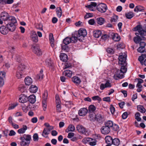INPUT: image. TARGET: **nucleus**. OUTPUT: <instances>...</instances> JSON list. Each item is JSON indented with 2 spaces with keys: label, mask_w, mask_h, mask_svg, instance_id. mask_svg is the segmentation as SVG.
I'll list each match as a JSON object with an SVG mask.
<instances>
[{
  "label": "nucleus",
  "mask_w": 146,
  "mask_h": 146,
  "mask_svg": "<svg viewBox=\"0 0 146 146\" xmlns=\"http://www.w3.org/2000/svg\"><path fill=\"white\" fill-rule=\"evenodd\" d=\"M21 140L20 144L21 146H29L31 140V136L29 134H24L19 137Z\"/></svg>",
  "instance_id": "f257e3e1"
},
{
  "label": "nucleus",
  "mask_w": 146,
  "mask_h": 146,
  "mask_svg": "<svg viewBox=\"0 0 146 146\" xmlns=\"http://www.w3.org/2000/svg\"><path fill=\"white\" fill-rule=\"evenodd\" d=\"M0 17L4 21L8 20H12L14 22H16L15 18L13 17L9 16L8 13L5 11L2 12L0 14Z\"/></svg>",
  "instance_id": "f03ea898"
},
{
  "label": "nucleus",
  "mask_w": 146,
  "mask_h": 146,
  "mask_svg": "<svg viewBox=\"0 0 146 146\" xmlns=\"http://www.w3.org/2000/svg\"><path fill=\"white\" fill-rule=\"evenodd\" d=\"M134 31H137L138 32V33H135V34L137 36H139V35L142 37H143V36L146 35V31L143 29L141 25H139L135 27Z\"/></svg>",
  "instance_id": "7ed1b4c3"
},
{
  "label": "nucleus",
  "mask_w": 146,
  "mask_h": 146,
  "mask_svg": "<svg viewBox=\"0 0 146 146\" xmlns=\"http://www.w3.org/2000/svg\"><path fill=\"white\" fill-rule=\"evenodd\" d=\"M127 55L125 53H121L118 57L119 64L121 65H126Z\"/></svg>",
  "instance_id": "20e7f679"
},
{
  "label": "nucleus",
  "mask_w": 146,
  "mask_h": 146,
  "mask_svg": "<svg viewBox=\"0 0 146 146\" xmlns=\"http://www.w3.org/2000/svg\"><path fill=\"white\" fill-rule=\"evenodd\" d=\"M77 41V38L75 36H73L71 37H67L63 40L64 43L67 45L71 42H76Z\"/></svg>",
  "instance_id": "39448f33"
},
{
  "label": "nucleus",
  "mask_w": 146,
  "mask_h": 146,
  "mask_svg": "<svg viewBox=\"0 0 146 146\" xmlns=\"http://www.w3.org/2000/svg\"><path fill=\"white\" fill-rule=\"evenodd\" d=\"M97 10L101 13H104L106 12L107 9L106 5L104 3H101L99 4L97 6Z\"/></svg>",
  "instance_id": "423d86ee"
},
{
  "label": "nucleus",
  "mask_w": 146,
  "mask_h": 146,
  "mask_svg": "<svg viewBox=\"0 0 146 146\" xmlns=\"http://www.w3.org/2000/svg\"><path fill=\"white\" fill-rule=\"evenodd\" d=\"M76 36H75L77 38V40L80 37H84L87 35V32L86 30L82 28L80 29L78 31V33L76 34Z\"/></svg>",
  "instance_id": "0eeeda50"
},
{
  "label": "nucleus",
  "mask_w": 146,
  "mask_h": 146,
  "mask_svg": "<svg viewBox=\"0 0 146 146\" xmlns=\"http://www.w3.org/2000/svg\"><path fill=\"white\" fill-rule=\"evenodd\" d=\"M112 86L111 83L109 80H107L105 84L102 83L100 85V89L103 90L106 88H110Z\"/></svg>",
  "instance_id": "6e6552de"
},
{
  "label": "nucleus",
  "mask_w": 146,
  "mask_h": 146,
  "mask_svg": "<svg viewBox=\"0 0 146 146\" xmlns=\"http://www.w3.org/2000/svg\"><path fill=\"white\" fill-rule=\"evenodd\" d=\"M11 21V23H8L7 25V26L8 29L10 31L13 32L15 30L16 27L15 24L17 23V20L16 19V22H14L12 20H10Z\"/></svg>",
  "instance_id": "1a4fd4ad"
},
{
  "label": "nucleus",
  "mask_w": 146,
  "mask_h": 146,
  "mask_svg": "<svg viewBox=\"0 0 146 146\" xmlns=\"http://www.w3.org/2000/svg\"><path fill=\"white\" fill-rule=\"evenodd\" d=\"M21 66H22L21 65L19 66V70H17L16 74V76L18 79H20L24 77L25 75L23 71H21Z\"/></svg>",
  "instance_id": "9d476101"
},
{
  "label": "nucleus",
  "mask_w": 146,
  "mask_h": 146,
  "mask_svg": "<svg viewBox=\"0 0 146 146\" xmlns=\"http://www.w3.org/2000/svg\"><path fill=\"white\" fill-rule=\"evenodd\" d=\"M76 129L80 133L84 134L87 132L86 128L82 125H77L76 127Z\"/></svg>",
  "instance_id": "9b49d317"
},
{
  "label": "nucleus",
  "mask_w": 146,
  "mask_h": 146,
  "mask_svg": "<svg viewBox=\"0 0 146 146\" xmlns=\"http://www.w3.org/2000/svg\"><path fill=\"white\" fill-rule=\"evenodd\" d=\"M101 131L102 134L107 135L110 132V128L104 125L102 127Z\"/></svg>",
  "instance_id": "f8f14e48"
},
{
  "label": "nucleus",
  "mask_w": 146,
  "mask_h": 146,
  "mask_svg": "<svg viewBox=\"0 0 146 146\" xmlns=\"http://www.w3.org/2000/svg\"><path fill=\"white\" fill-rule=\"evenodd\" d=\"M31 49L33 52L37 55L40 56L42 54L41 51L40 49L36 46H33Z\"/></svg>",
  "instance_id": "ddd939ff"
},
{
  "label": "nucleus",
  "mask_w": 146,
  "mask_h": 146,
  "mask_svg": "<svg viewBox=\"0 0 146 146\" xmlns=\"http://www.w3.org/2000/svg\"><path fill=\"white\" fill-rule=\"evenodd\" d=\"M5 73L4 72H0V86H2L4 85V81L3 78L5 77Z\"/></svg>",
  "instance_id": "4468645a"
},
{
  "label": "nucleus",
  "mask_w": 146,
  "mask_h": 146,
  "mask_svg": "<svg viewBox=\"0 0 146 146\" xmlns=\"http://www.w3.org/2000/svg\"><path fill=\"white\" fill-rule=\"evenodd\" d=\"M28 99V97L24 94H21L19 96V102L22 103L26 102Z\"/></svg>",
  "instance_id": "2eb2a0df"
},
{
  "label": "nucleus",
  "mask_w": 146,
  "mask_h": 146,
  "mask_svg": "<svg viewBox=\"0 0 146 146\" xmlns=\"http://www.w3.org/2000/svg\"><path fill=\"white\" fill-rule=\"evenodd\" d=\"M27 128V127L26 125H23L22 127L18 130L17 132L20 134H23L25 132Z\"/></svg>",
  "instance_id": "dca6fc26"
},
{
  "label": "nucleus",
  "mask_w": 146,
  "mask_h": 146,
  "mask_svg": "<svg viewBox=\"0 0 146 146\" xmlns=\"http://www.w3.org/2000/svg\"><path fill=\"white\" fill-rule=\"evenodd\" d=\"M87 109L85 108H83L80 109L78 112V114L81 116H84L88 112Z\"/></svg>",
  "instance_id": "f3484780"
},
{
  "label": "nucleus",
  "mask_w": 146,
  "mask_h": 146,
  "mask_svg": "<svg viewBox=\"0 0 146 146\" xmlns=\"http://www.w3.org/2000/svg\"><path fill=\"white\" fill-rule=\"evenodd\" d=\"M97 6V4L96 3L91 2L90 5L86 6V7L88 8L90 10L94 11L95 8Z\"/></svg>",
  "instance_id": "a211bd4d"
},
{
  "label": "nucleus",
  "mask_w": 146,
  "mask_h": 146,
  "mask_svg": "<svg viewBox=\"0 0 146 146\" xmlns=\"http://www.w3.org/2000/svg\"><path fill=\"white\" fill-rule=\"evenodd\" d=\"M48 96V92L47 90H45L42 96L43 100L42 103V105H46V100Z\"/></svg>",
  "instance_id": "6ab92c4d"
},
{
  "label": "nucleus",
  "mask_w": 146,
  "mask_h": 146,
  "mask_svg": "<svg viewBox=\"0 0 146 146\" xmlns=\"http://www.w3.org/2000/svg\"><path fill=\"white\" fill-rule=\"evenodd\" d=\"M104 119V117L103 115L100 114H97L96 115V121L99 123H101Z\"/></svg>",
  "instance_id": "aec40b11"
},
{
  "label": "nucleus",
  "mask_w": 146,
  "mask_h": 146,
  "mask_svg": "<svg viewBox=\"0 0 146 146\" xmlns=\"http://www.w3.org/2000/svg\"><path fill=\"white\" fill-rule=\"evenodd\" d=\"M72 80L74 83L77 85L80 84L81 82L80 79L79 77L76 76L72 77Z\"/></svg>",
  "instance_id": "412c9836"
},
{
  "label": "nucleus",
  "mask_w": 146,
  "mask_h": 146,
  "mask_svg": "<svg viewBox=\"0 0 146 146\" xmlns=\"http://www.w3.org/2000/svg\"><path fill=\"white\" fill-rule=\"evenodd\" d=\"M7 28L4 26H2L0 27V32L3 35H6L8 33V30Z\"/></svg>",
  "instance_id": "4be33fe9"
},
{
  "label": "nucleus",
  "mask_w": 146,
  "mask_h": 146,
  "mask_svg": "<svg viewBox=\"0 0 146 146\" xmlns=\"http://www.w3.org/2000/svg\"><path fill=\"white\" fill-rule=\"evenodd\" d=\"M145 40V38L144 37H141L140 36H139L134 37V41L136 44L139 43L141 40Z\"/></svg>",
  "instance_id": "5701e85b"
},
{
  "label": "nucleus",
  "mask_w": 146,
  "mask_h": 146,
  "mask_svg": "<svg viewBox=\"0 0 146 146\" xmlns=\"http://www.w3.org/2000/svg\"><path fill=\"white\" fill-rule=\"evenodd\" d=\"M43 71L41 69L40 72L35 77V78L40 80H42L43 78Z\"/></svg>",
  "instance_id": "b1692460"
},
{
  "label": "nucleus",
  "mask_w": 146,
  "mask_h": 146,
  "mask_svg": "<svg viewBox=\"0 0 146 146\" xmlns=\"http://www.w3.org/2000/svg\"><path fill=\"white\" fill-rule=\"evenodd\" d=\"M63 74L65 76L70 78L72 76V72L70 70H66L63 72Z\"/></svg>",
  "instance_id": "393cba45"
},
{
  "label": "nucleus",
  "mask_w": 146,
  "mask_h": 146,
  "mask_svg": "<svg viewBox=\"0 0 146 146\" xmlns=\"http://www.w3.org/2000/svg\"><path fill=\"white\" fill-rule=\"evenodd\" d=\"M60 56V60L63 62H66L68 60L67 55L65 54H61Z\"/></svg>",
  "instance_id": "a878e982"
},
{
  "label": "nucleus",
  "mask_w": 146,
  "mask_h": 146,
  "mask_svg": "<svg viewBox=\"0 0 146 146\" xmlns=\"http://www.w3.org/2000/svg\"><path fill=\"white\" fill-rule=\"evenodd\" d=\"M146 43L144 41H141L140 43V46L138 48L137 51L138 52H141L140 49H141L142 50H145V46Z\"/></svg>",
  "instance_id": "bb28decb"
},
{
  "label": "nucleus",
  "mask_w": 146,
  "mask_h": 146,
  "mask_svg": "<svg viewBox=\"0 0 146 146\" xmlns=\"http://www.w3.org/2000/svg\"><path fill=\"white\" fill-rule=\"evenodd\" d=\"M25 82L26 85H30L33 82L32 79L29 77H27L25 79Z\"/></svg>",
  "instance_id": "cd10ccee"
},
{
  "label": "nucleus",
  "mask_w": 146,
  "mask_h": 146,
  "mask_svg": "<svg viewBox=\"0 0 146 146\" xmlns=\"http://www.w3.org/2000/svg\"><path fill=\"white\" fill-rule=\"evenodd\" d=\"M29 90L30 92L32 93H35L37 92L38 90V88L35 85H32L29 88Z\"/></svg>",
  "instance_id": "c85d7f7f"
},
{
  "label": "nucleus",
  "mask_w": 146,
  "mask_h": 146,
  "mask_svg": "<svg viewBox=\"0 0 146 146\" xmlns=\"http://www.w3.org/2000/svg\"><path fill=\"white\" fill-rule=\"evenodd\" d=\"M29 101L32 104H34L36 101L35 96L34 95L30 96L28 98Z\"/></svg>",
  "instance_id": "c756f323"
},
{
  "label": "nucleus",
  "mask_w": 146,
  "mask_h": 146,
  "mask_svg": "<svg viewBox=\"0 0 146 146\" xmlns=\"http://www.w3.org/2000/svg\"><path fill=\"white\" fill-rule=\"evenodd\" d=\"M31 38L33 42H36L38 40L37 35L35 32H33L31 35Z\"/></svg>",
  "instance_id": "7c9ffc66"
},
{
  "label": "nucleus",
  "mask_w": 146,
  "mask_h": 146,
  "mask_svg": "<svg viewBox=\"0 0 146 146\" xmlns=\"http://www.w3.org/2000/svg\"><path fill=\"white\" fill-rule=\"evenodd\" d=\"M96 115L94 113H89V116L90 120L94 122L95 121Z\"/></svg>",
  "instance_id": "2f4dec72"
},
{
  "label": "nucleus",
  "mask_w": 146,
  "mask_h": 146,
  "mask_svg": "<svg viewBox=\"0 0 146 146\" xmlns=\"http://www.w3.org/2000/svg\"><path fill=\"white\" fill-rule=\"evenodd\" d=\"M137 108L138 111L142 113H145L146 111V110L142 105H139L137 106Z\"/></svg>",
  "instance_id": "473e14b6"
},
{
  "label": "nucleus",
  "mask_w": 146,
  "mask_h": 146,
  "mask_svg": "<svg viewBox=\"0 0 146 146\" xmlns=\"http://www.w3.org/2000/svg\"><path fill=\"white\" fill-rule=\"evenodd\" d=\"M75 130V127L72 124H70L68 127V128L66 130V132L68 133L69 131H74Z\"/></svg>",
  "instance_id": "72a5a7b5"
},
{
  "label": "nucleus",
  "mask_w": 146,
  "mask_h": 146,
  "mask_svg": "<svg viewBox=\"0 0 146 146\" xmlns=\"http://www.w3.org/2000/svg\"><path fill=\"white\" fill-rule=\"evenodd\" d=\"M106 143L108 144H112L113 139L110 136H107L105 138Z\"/></svg>",
  "instance_id": "f704fd0d"
},
{
  "label": "nucleus",
  "mask_w": 146,
  "mask_h": 146,
  "mask_svg": "<svg viewBox=\"0 0 146 146\" xmlns=\"http://www.w3.org/2000/svg\"><path fill=\"white\" fill-rule=\"evenodd\" d=\"M145 10V8L139 5L136 6L134 9V11L135 12L143 11Z\"/></svg>",
  "instance_id": "c9c22d12"
},
{
  "label": "nucleus",
  "mask_w": 146,
  "mask_h": 146,
  "mask_svg": "<svg viewBox=\"0 0 146 146\" xmlns=\"http://www.w3.org/2000/svg\"><path fill=\"white\" fill-rule=\"evenodd\" d=\"M101 34V32L98 30H96L94 31V36L96 38H99Z\"/></svg>",
  "instance_id": "e433bc0d"
},
{
  "label": "nucleus",
  "mask_w": 146,
  "mask_h": 146,
  "mask_svg": "<svg viewBox=\"0 0 146 146\" xmlns=\"http://www.w3.org/2000/svg\"><path fill=\"white\" fill-rule=\"evenodd\" d=\"M113 123L111 120H108L106 121L104 123V125L108 128H111L113 125Z\"/></svg>",
  "instance_id": "4c0bfd02"
},
{
  "label": "nucleus",
  "mask_w": 146,
  "mask_h": 146,
  "mask_svg": "<svg viewBox=\"0 0 146 146\" xmlns=\"http://www.w3.org/2000/svg\"><path fill=\"white\" fill-rule=\"evenodd\" d=\"M97 23L100 25H103L105 21L104 19L102 17L97 18Z\"/></svg>",
  "instance_id": "58836bf2"
},
{
  "label": "nucleus",
  "mask_w": 146,
  "mask_h": 146,
  "mask_svg": "<svg viewBox=\"0 0 146 146\" xmlns=\"http://www.w3.org/2000/svg\"><path fill=\"white\" fill-rule=\"evenodd\" d=\"M96 108L93 105H92L89 106L88 107V111L89 113H94L95 110Z\"/></svg>",
  "instance_id": "ea45409f"
},
{
  "label": "nucleus",
  "mask_w": 146,
  "mask_h": 146,
  "mask_svg": "<svg viewBox=\"0 0 146 146\" xmlns=\"http://www.w3.org/2000/svg\"><path fill=\"white\" fill-rule=\"evenodd\" d=\"M120 142L119 139L117 138H114L113 139L112 144L116 146H118L119 145Z\"/></svg>",
  "instance_id": "a19ab883"
},
{
  "label": "nucleus",
  "mask_w": 146,
  "mask_h": 146,
  "mask_svg": "<svg viewBox=\"0 0 146 146\" xmlns=\"http://www.w3.org/2000/svg\"><path fill=\"white\" fill-rule=\"evenodd\" d=\"M49 133L50 132L48 131L47 128H44L43 130L42 135L43 136L46 137Z\"/></svg>",
  "instance_id": "79ce46f5"
},
{
  "label": "nucleus",
  "mask_w": 146,
  "mask_h": 146,
  "mask_svg": "<svg viewBox=\"0 0 146 146\" xmlns=\"http://www.w3.org/2000/svg\"><path fill=\"white\" fill-rule=\"evenodd\" d=\"M57 9L56 11L57 15L58 17L60 18L62 16V9L60 7H59Z\"/></svg>",
  "instance_id": "37998d69"
},
{
  "label": "nucleus",
  "mask_w": 146,
  "mask_h": 146,
  "mask_svg": "<svg viewBox=\"0 0 146 146\" xmlns=\"http://www.w3.org/2000/svg\"><path fill=\"white\" fill-rule=\"evenodd\" d=\"M125 15L127 19H130L133 17L134 15L133 13L132 12H129L126 13Z\"/></svg>",
  "instance_id": "c03bdc74"
},
{
  "label": "nucleus",
  "mask_w": 146,
  "mask_h": 146,
  "mask_svg": "<svg viewBox=\"0 0 146 146\" xmlns=\"http://www.w3.org/2000/svg\"><path fill=\"white\" fill-rule=\"evenodd\" d=\"M112 39L115 41H118L120 40V37L117 34H113V35Z\"/></svg>",
  "instance_id": "a18cd8bd"
},
{
  "label": "nucleus",
  "mask_w": 146,
  "mask_h": 146,
  "mask_svg": "<svg viewBox=\"0 0 146 146\" xmlns=\"http://www.w3.org/2000/svg\"><path fill=\"white\" fill-rule=\"evenodd\" d=\"M140 113L139 112H137L135 114V118L138 121H140L141 120V118L140 117Z\"/></svg>",
  "instance_id": "49530a36"
},
{
  "label": "nucleus",
  "mask_w": 146,
  "mask_h": 146,
  "mask_svg": "<svg viewBox=\"0 0 146 146\" xmlns=\"http://www.w3.org/2000/svg\"><path fill=\"white\" fill-rule=\"evenodd\" d=\"M118 19V16L116 15H114L112 16L111 20V22H115L117 21Z\"/></svg>",
  "instance_id": "de8ad7c7"
},
{
  "label": "nucleus",
  "mask_w": 146,
  "mask_h": 146,
  "mask_svg": "<svg viewBox=\"0 0 146 146\" xmlns=\"http://www.w3.org/2000/svg\"><path fill=\"white\" fill-rule=\"evenodd\" d=\"M91 141H89V145L91 146L95 145L96 144V141L94 139H92L91 138Z\"/></svg>",
  "instance_id": "09e8293b"
},
{
  "label": "nucleus",
  "mask_w": 146,
  "mask_h": 146,
  "mask_svg": "<svg viewBox=\"0 0 146 146\" xmlns=\"http://www.w3.org/2000/svg\"><path fill=\"white\" fill-rule=\"evenodd\" d=\"M122 65V66H121V68L120 71L122 73H125L126 72L127 70V69L126 67V65Z\"/></svg>",
  "instance_id": "8fccbe9b"
},
{
  "label": "nucleus",
  "mask_w": 146,
  "mask_h": 146,
  "mask_svg": "<svg viewBox=\"0 0 146 146\" xmlns=\"http://www.w3.org/2000/svg\"><path fill=\"white\" fill-rule=\"evenodd\" d=\"M62 49L66 52H68L69 50V48L68 46L66 44H64L62 46Z\"/></svg>",
  "instance_id": "3c124183"
},
{
  "label": "nucleus",
  "mask_w": 146,
  "mask_h": 146,
  "mask_svg": "<svg viewBox=\"0 0 146 146\" xmlns=\"http://www.w3.org/2000/svg\"><path fill=\"white\" fill-rule=\"evenodd\" d=\"M91 138L89 137H86L82 139V141L83 143L86 144L89 141H91Z\"/></svg>",
  "instance_id": "603ef678"
},
{
  "label": "nucleus",
  "mask_w": 146,
  "mask_h": 146,
  "mask_svg": "<svg viewBox=\"0 0 146 146\" xmlns=\"http://www.w3.org/2000/svg\"><path fill=\"white\" fill-rule=\"evenodd\" d=\"M25 87L23 85H20L19 88V90L21 92H24L26 90Z\"/></svg>",
  "instance_id": "864d4df0"
},
{
  "label": "nucleus",
  "mask_w": 146,
  "mask_h": 146,
  "mask_svg": "<svg viewBox=\"0 0 146 146\" xmlns=\"http://www.w3.org/2000/svg\"><path fill=\"white\" fill-rule=\"evenodd\" d=\"M111 128L113 130L115 131H117L119 129L118 126L115 123L113 124V125Z\"/></svg>",
  "instance_id": "5fc2aeb1"
},
{
  "label": "nucleus",
  "mask_w": 146,
  "mask_h": 146,
  "mask_svg": "<svg viewBox=\"0 0 146 146\" xmlns=\"http://www.w3.org/2000/svg\"><path fill=\"white\" fill-rule=\"evenodd\" d=\"M92 99L94 101L98 100L100 101L102 100V99L98 96H95L92 97Z\"/></svg>",
  "instance_id": "6e6d98bb"
},
{
  "label": "nucleus",
  "mask_w": 146,
  "mask_h": 146,
  "mask_svg": "<svg viewBox=\"0 0 146 146\" xmlns=\"http://www.w3.org/2000/svg\"><path fill=\"white\" fill-rule=\"evenodd\" d=\"M13 2V0H4L3 5L11 4Z\"/></svg>",
  "instance_id": "4d7b16f0"
},
{
  "label": "nucleus",
  "mask_w": 146,
  "mask_h": 146,
  "mask_svg": "<svg viewBox=\"0 0 146 146\" xmlns=\"http://www.w3.org/2000/svg\"><path fill=\"white\" fill-rule=\"evenodd\" d=\"M49 40L50 42H54V39L53 36V34L52 33H50L49 35Z\"/></svg>",
  "instance_id": "13d9d810"
},
{
  "label": "nucleus",
  "mask_w": 146,
  "mask_h": 146,
  "mask_svg": "<svg viewBox=\"0 0 146 146\" xmlns=\"http://www.w3.org/2000/svg\"><path fill=\"white\" fill-rule=\"evenodd\" d=\"M21 65L22 66H21V71H22V72H23L24 69L26 67L24 65V64L23 63L19 64V66H18V70H19V66H21Z\"/></svg>",
  "instance_id": "bf43d9fd"
},
{
  "label": "nucleus",
  "mask_w": 146,
  "mask_h": 146,
  "mask_svg": "<svg viewBox=\"0 0 146 146\" xmlns=\"http://www.w3.org/2000/svg\"><path fill=\"white\" fill-rule=\"evenodd\" d=\"M33 140L34 141H36L38 140V137L37 134L35 133L33 136Z\"/></svg>",
  "instance_id": "052dcab7"
},
{
  "label": "nucleus",
  "mask_w": 146,
  "mask_h": 146,
  "mask_svg": "<svg viewBox=\"0 0 146 146\" xmlns=\"http://www.w3.org/2000/svg\"><path fill=\"white\" fill-rule=\"evenodd\" d=\"M93 16V14L92 13H87L84 16L85 19H87L89 17H92Z\"/></svg>",
  "instance_id": "680f3d73"
},
{
  "label": "nucleus",
  "mask_w": 146,
  "mask_h": 146,
  "mask_svg": "<svg viewBox=\"0 0 146 146\" xmlns=\"http://www.w3.org/2000/svg\"><path fill=\"white\" fill-rule=\"evenodd\" d=\"M106 51L108 53L111 54H113L114 52L113 49L110 48H108L106 49Z\"/></svg>",
  "instance_id": "e2e57ef3"
},
{
  "label": "nucleus",
  "mask_w": 146,
  "mask_h": 146,
  "mask_svg": "<svg viewBox=\"0 0 146 146\" xmlns=\"http://www.w3.org/2000/svg\"><path fill=\"white\" fill-rule=\"evenodd\" d=\"M145 58L142 56H139L138 60L140 62V63L142 65H143V61Z\"/></svg>",
  "instance_id": "0e129e2a"
},
{
  "label": "nucleus",
  "mask_w": 146,
  "mask_h": 146,
  "mask_svg": "<svg viewBox=\"0 0 146 146\" xmlns=\"http://www.w3.org/2000/svg\"><path fill=\"white\" fill-rule=\"evenodd\" d=\"M128 114L127 112H125L122 115V118L123 119H125L128 117Z\"/></svg>",
  "instance_id": "69168bd1"
},
{
  "label": "nucleus",
  "mask_w": 146,
  "mask_h": 146,
  "mask_svg": "<svg viewBox=\"0 0 146 146\" xmlns=\"http://www.w3.org/2000/svg\"><path fill=\"white\" fill-rule=\"evenodd\" d=\"M37 29L40 30H42V26L41 24H38L36 26Z\"/></svg>",
  "instance_id": "338daca9"
},
{
  "label": "nucleus",
  "mask_w": 146,
  "mask_h": 146,
  "mask_svg": "<svg viewBox=\"0 0 146 146\" xmlns=\"http://www.w3.org/2000/svg\"><path fill=\"white\" fill-rule=\"evenodd\" d=\"M46 64L49 66H52V62L51 61L49 60H46Z\"/></svg>",
  "instance_id": "774afa93"
}]
</instances>
